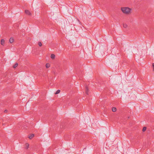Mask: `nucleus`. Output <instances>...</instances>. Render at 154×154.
Instances as JSON below:
<instances>
[{"label": "nucleus", "instance_id": "f257e3e1", "mask_svg": "<svg viewBox=\"0 0 154 154\" xmlns=\"http://www.w3.org/2000/svg\"><path fill=\"white\" fill-rule=\"evenodd\" d=\"M121 9L124 13L127 14L130 13L131 10L130 8L128 7H122L121 8Z\"/></svg>", "mask_w": 154, "mask_h": 154}, {"label": "nucleus", "instance_id": "f03ea898", "mask_svg": "<svg viewBox=\"0 0 154 154\" xmlns=\"http://www.w3.org/2000/svg\"><path fill=\"white\" fill-rule=\"evenodd\" d=\"M25 13L29 15H31V13L28 10H26L25 11Z\"/></svg>", "mask_w": 154, "mask_h": 154}, {"label": "nucleus", "instance_id": "7ed1b4c3", "mask_svg": "<svg viewBox=\"0 0 154 154\" xmlns=\"http://www.w3.org/2000/svg\"><path fill=\"white\" fill-rule=\"evenodd\" d=\"M5 40L4 39H2L1 40V44L4 46L5 45Z\"/></svg>", "mask_w": 154, "mask_h": 154}, {"label": "nucleus", "instance_id": "20e7f679", "mask_svg": "<svg viewBox=\"0 0 154 154\" xmlns=\"http://www.w3.org/2000/svg\"><path fill=\"white\" fill-rule=\"evenodd\" d=\"M14 41V39H13V38H11L9 39V42L10 43H12Z\"/></svg>", "mask_w": 154, "mask_h": 154}, {"label": "nucleus", "instance_id": "39448f33", "mask_svg": "<svg viewBox=\"0 0 154 154\" xmlns=\"http://www.w3.org/2000/svg\"><path fill=\"white\" fill-rule=\"evenodd\" d=\"M85 91H86V94L87 95H88V87H86Z\"/></svg>", "mask_w": 154, "mask_h": 154}, {"label": "nucleus", "instance_id": "423d86ee", "mask_svg": "<svg viewBox=\"0 0 154 154\" xmlns=\"http://www.w3.org/2000/svg\"><path fill=\"white\" fill-rule=\"evenodd\" d=\"M112 110L113 112H115L116 111V107H112Z\"/></svg>", "mask_w": 154, "mask_h": 154}, {"label": "nucleus", "instance_id": "0eeeda50", "mask_svg": "<svg viewBox=\"0 0 154 154\" xmlns=\"http://www.w3.org/2000/svg\"><path fill=\"white\" fill-rule=\"evenodd\" d=\"M18 65V63H16L13 66V67L14 68H16Z\"/></svg>", "mask_w": 154, "mask_h": 154}, {"label": "nucleus", "instance_id": "6e6552de", "mask_svg": "<svg viewBox=\"0 0 154 154\" xmlns=\"http://www.w3.org/2000/svg\"><path fill=\"white\" fill-rule=\"evenodd\" d=\"M51 57L52 59H54L55 58V56L54 54H51Z\"/></svg>", "mask_w": 154, "mask_h": 154}, {"label": "nucleus", "instance_id": "1a4fd4ad", "mask_svg": "<svg viewBox=\"0 0 154 154\" xmlns=\"http://www.w3.org/2000/svg\"><path fill=\"white\" fill-rule=\"evenodd\" d=\"M34 136V134H32L29 137V138L30 139H32Z\"/></svg>", "mask_w": 154, "mask_h": 154}, {"label": "nucleus", "instance_id": "9d476101", "mask_svg": "<svg viewBox=\"0 0 154 154\" xmlns=\"http://www.w3.org/2000/svg\"><path fill=\"white\" fill-rule=\"evenodd\" d=\"M50 66V65L49 63H48L46 64V68H49Z\"/></svg>", "mask_w": 154, "mask_h": 154}, {"label": "nucleus", "instance_id": "9b49d317", "mask_svg": "<svg viewBox=\"0 0 154 154\" xmlns=\"http://www.w3.org/2000/svg\"><path fill=\"white\" fill-rule=\"evenodd\" d=\"M26 149H28L29 148V144L28 143H26Z\"/></svg>", "mask_w": 154, "mask_h": 154}, {"label": "nucleus", "instance_id": "f8f14e48", "mask_svg": "<svg viewBox=\"0 0 154 154\" xmlns=\"http://www.w3.org/2000/svg\"><path fill=\"white\" fill-rule=\"evenodd\" d=\"M60 90H57L55 93V94H57L60 93Z\"/></svg>", "mask_w": 154, "mask_h": 154}, {"label": "nucleus", "instance_id": "ddd939ff", "mask_svg": "<svg viewBox=\"0 0 154 154\" xmlns=\"http://www.w3.org/2000/svg\"><path fill=\"white\" fill-rule=\"evenodd\" d=\"M146 127H143V130H142L143 131V132L145 131L146 130Z\"/></svg>", "mask_w": 154, "mask_h": 154}, {"label": "nucleus", "instance_id": "4468645a", "mask_svg": "<svg viewBox=\"0 0 154 154\" xmlns=\"http://www.w3.org/2000/svg\"><path fill=\"white\" fill-rule=\"evenodd\" d=\"M123 27L125 28H126L127 27V25L126 24H123Z\"/></svg>", "mask_w": 154, "mask_h": 154}, {"label": "nucleus", "instance_id": "2eb2a0df", "mask_svg": "<svg viewBox=\"0 0 154 154\" xmlns=\"http://www.w3.org/2000/svg\"><path fill=\"white\" fill-rule=\"evenodd\" d=\"M38 45H39V46H42V43L41 42H38Z\"/></svg>", "mask_w": 154, "mask_h": 154}, {"label": "nucleus", "instance_id": "dca6fc26", "mask_svg": "<svg viewBox=\"0 0 154 154\" xmlns=\"http://www.w3.org/2000/svg\"><path fill=\"white\" fill-rule=\"evenodd\" d=\"M8 111L7 110H5L4 111V112L5 113L7 112Z\"/></svg>", "mask_w": 154, "mask_h": 154}, {"label": "nucleus", "instance_id": "f3484780", "mask_svg": "<svg viewBox=\"0 0 154 154\" xmlns=\"http://www.w3.org/2000/svg\"><path fill=\"white\" fill-rule=\"evenodd\" d=\"M152 66L153 67V69H154V63H152Z\"/></svg>", "mask_w": 154, "mask_h": 154}]
</instances>
